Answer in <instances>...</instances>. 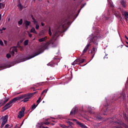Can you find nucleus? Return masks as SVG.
Segmentation results:
<instances>
[{"label": "nucleus", "mask_w": 128, "mask_h": 128, "mask_svg": "<svg viewBox=\"0 0 128 128\" xmlns=\"http://www.w3.org/2000/svg\"><path fill=\"white\" fill-rule=\"evenodd\" d=\"M38 94V92H35L33 93H30L28 94H24L21 95L20 96H17L16 98V101L20 100H22V98H24L22 102H28V100L32 98V96H34V94Z\"/></svg>", "instance_id": "1"}, {"label": "nucleus", "mask_w": 128, "mask_h": 128, "mask_svg": "<svg viewBox=\"0 0 128 128\" xmlns=\"http://www.w3.org/2000/svg\"><path fill=\"white\" fill-rule=\"evenodd\" d=\"M90 40L92 42L95 46H98V40L102 38L100 36V32H94V34H92V36L90 37Z\"/></svg>", "instance_id": "2"}, {"label": "nucleus", "mask_w": 128, "mask_h": 128, "mask_svg": "<svg viewBox=\"0 0 128 128\" xmlns=\"http://www.w3.org/2000/svg\"><path fill=\"white\" fill-rule=\"evenodd\" d=\"M16 101V98H14L12 99L8 103L4 105V106L2 108L3 112H5L6 110H8V108H10L12 106V104H14Z\"/></svg>", "instance_id": "3"}, {"label": "nucleus", "mask_w": 128, "mask_h": 128, "mask_svg": "<svg viewBox=\"0 0 128 128\" xmlns=\"http://www.w3.org/2000/svg\"><path fill=\"white\" fill-rule=\"evenodd\" d=\"M44 50L43 48H41L39 49L38 52H36V53H34L33 55H32L31 56L26 58H24L22 62H24L26 60H30V58H34V56H38V54H42L44 52Z\"/></svg>", "instance_id": "4"}, {"label": "nucleus", "mask_w": 128, "mask_h": 128, "mask_svg": "<svg viewBox=\"0 0 128 128\" xmlns=\"http://www.w3.org/2000/svg\"><path fill=\"white\" fill-rule=\"evenodd\" d=\"M8 115H6L5 116H3L2 117L1 120H2V124L0 126L1 128H4V124H6V122H8Z\"/></svg>", "instance_id": "5"}, {"label": "nucleus", "mask_w": 128, "mask_h": 128, "mask_svg": "<svg viewBox=\"0 0 128 128\" xmlns=\"http://www.w3.org/2000/svg\"><path fill=\"white\" fill-rule=\"evenodd\" d=\"M72 120H73V122H76V124L80 126V128H88L86 126H85L84 123H82L80 122L78 120H77L76 119H72Z\"/></svg>", "instance_id": "6"}, {"label": "nucleus", "mask_w": 128, "mask_h": 128, "mask_svg": "<svg viewBox=\"0 0 128 128\" xmlns=\"http://www.w3.org/2000/svg\"><path fill=\"white\" fill-rule=\"evenodd\" d=\"M25 110H26V108H24V107L22 108L20 111L18 113V118H23Z\"/></svg>", "instance_id": "7"}, {"label": "nucleus", "mask_w": 128, "mask_h": 128, "mask_svg": "<svg viewBox=\"0 0 128 128\" xmlns=\"http://www.w3.org/2000/svg\"><path fill=\"white\" fill-rule=\"evenodd\" d=\"M96 52H98V46L96 47V46H93L92 51L91 50L92 58H93L94 56V54H96Z\"/></svg>", "instance_id": "8"}, {"label": "nucleus", "mask_w": 128, "mask_h": 128, "mask_svg": "<svg viewBox=\"0 0 128 128\" xmlns=\"http://www.w3.org/2000/svg\"><path fill=\"white\" fill-rule=\"evenodd\" d=\"M91 44L90 43H89L85 47L84 49V50L82 51V54L80 56H82L84 54H86V52H88V48H90V46Z\"/></svg>", "instance_id": "9"}, {"label": "nucleus", "mask_w": 128, "mask_h": 128, "mask_svg": "<svg viewBox=\"0 0 128 128\" xmlns=\"http://www.w3.org/2000/svg\"><path fill=\"white\" fill-rule=\"evenodd\" d=\"M78 112V108L75 107L71 110L70 116H74Z\"/></svg>", "instance_id": "10"}, {"label": "nucleus", "mask_w": 128, "mask_h": 128, "mask_svg": "<svg viewBox=\"0 0 128 128\" xmlns=\"http://www.w3.org/2000/svg\"><path fill=\"white\" fill-rule=\"evenodd\" d=\"M120 4L122 8H126V0H122L120 2Z\"/></svg>", "instance_id": "11"}, {"label": "nucleus", "mask_w": 128, "mask_h": 128, "mask_svg": "<svg viewBox=\"0 0 128 128\" xmlns=\"http://www.w3.org/2000/svg\"><path fill=\"white\" fill-rule=\"evenodd\" d=\"M8 100H10V98H5L4 100H1V102H2V104H3V106H4V104H6V103L8 102Z\"/></svg>", "instance_id": "12"}, {"label": "nucleus", "mask_w": 128, "mask_h": 128, "mask_svg": "<svg viewBox=\"0 0 128 128\" xmlns=\"http://www.w3.org/2000/svg\"><path fill=\"white\" fill-rule=\"evenodd\" d=\"M48 40V36H46L43 38L39 39L38 42H45V40Z\"/></svg>", "instance_id": "13"}, {"label": "nucleus", "mask_w": 128, "mask_h": 128, "mask_svg": "<svg viewBox=\"0 0 128 128\" xmlns=\"http://www.w3.org/2000/svg\"><path fill=\"white\" fill-rule=\"evenodd\" d=\"M80 60V58H78L76 59L72 63V66H74L75 64H78L79 62L78 60Z\"/></svg>", "instance_id": "14"}, {"label": "nucleus", "mask_w": 128, "mask_h": 128, "mask_svg": "<svg viewBox=\"0 0 128 128\" xmlns=\"http://www.w3.org/2000/svg\"><path fill=\"white\" fill-rule=\"evenodd\" d=\"M24 24L26 28H28L30 24V22L28 21V20H26L24 21Z\"/></svg>", "instance_id": "15"}, {"label": "nucleus", "mask_w": 128, "mask_h": 128, "mask_svg": "<svg viewBox=\"0 0 128 128\" xmlns=\"http://www.w3.org/2000/svg\"><path fill=\"white\" fill-rule=\"evenodd\" d=\"M30 32H32L33 34H38V32L36 31V28H32L30 30Z\"/></svg>", "instance_id": "16"}, {"label": "nucleus", "mask_w": 128, "mask_h": 128, "mask_svg": "<svg viewBox=\"0 0 128 128\" xmlns=\"http://www.w3.org/2000/svg\"><path fill=\"white\" fill-rule=\"evenodd\" d=\"M60 29L58 28L56 32L54 34V36H58V34H60Z\"/></svg>", "instance_id": "17"}, {"label": "nucleus", "mask_w": 128, "mask_h": 128, "mask_svg": "<svg viewBox=\"0 0 128 128\" xmlns=\"http://www.w3.org/2000/svg\"><path fill=\"white\" fill-rule=\"evenodd\" d=\"M108 2L110 6V8H114V3H112V2L110 0H108Z\"/></svg>", "instance_id": "18"}, {"label": "nucleus", "mask_w": 128, "mask_h": 128, "mask_svg": "<svg viewBox=\"0 0 128 128\" xmlns=\"http://www.w3.org/2000/svg\"><path fill=\"white\" fill-rule=\"evenodd\" d=\"M78 65H80L81 64H83V62H84V58H82V60H80H80H78Z\"/></svg>", "instance_id": "19"}, {"label": "nucleus", "mask_w": 128, "mask_h": 128, "mask_svg": "<svg viewBox=\"0 0 128 128\" xmlns=\"http://www.w3.org/2000/svg\"><path fill=\"white\" fill-rule=\"evenodd\" d=\"M7 66L6 64H0V68H6Z\"/></svg>", "instance_id": "20"}, {"label": "nucleus", "mask_w": 128, "mask_h": 128, "mask_svg": "<svg viewBox=\"0 0 128 128\" xmlns=\"http://www.w3.org/2000/svg\"><path fill=\"white\" fill-rule=\"evenodd\" d=\"M36 106H38V105L36 106V104H33L31 107L32 110H34Z\"/></svg>", "instance_id": "21"}, {"label": "nucleus", "mask_w": 128, "mask_h": 128, "mask_svg": "<svg viewBox=\"0 0 128 128\" xmlns=\"http://www.w3.org/2000/svg\"><path fill=\"white\" fill-rule=\"evenodd\" d=\"M48 119H46L44 122H43L42 124H46V126H48V124H50V122H48Z\"/></svg>", "instance_id": "22"}, {"label": "nucleus", "mask_w": 128, "mask_h": 128, "mask_svg": "<svg viewBox=\"0 0 128 128\" xmlns=\"http://www.w3.org/2000/svg\"><path fill=\"white\" fill-rule=\"evenodd\" d=\"M18 8H19L22 10V4H20V2H19L18 5Z\"/></svg>", "instance_id": "23"}, {"label": "nucleus", "mask_w": 128, "mask_h": 128, "mask_svg": "<svg viewBox=\"0 0 128 128\" xmlns=\"http://www.w3.org/2000/svg\"><path fill=\"white\" fill-rule=\"evenodd\" d=\"M115 16H116V18H120V14L118 12L115 13Z\"/></svg>", "instance_id": "24"}, {"label": "nucleus", "mask_w": 128, "mask_h": 128, "mask_svg": "<svg viewBox=\"0 0 128 128\" xmlns=\"http://www.w3.org/2000/svg\"><path fill=\"white\" fill-rule=\"evenodd\" d=\"M104 106L106 107V110H108V108H107V106H108V102H105L104 104Z\"/></svg>", "instance_id": "25"}, {"label": "nucleus", "mask_w": 128, "mask_h": 128, "mask_svg": "<svg viewBox=\"0 0 128 128\" xmlns=\"http://www.w3.org/2000/svg\"><path fill=\"white\" fill-rule=\"evenodd\" d=\"M96 120H100L102 118L100 116H96Z\"/></svg>", "instance_id": "26"}, {"label": "nucleus", "mask_w": 128, "mask_h": 128, "mask_svg": "<svg viewBox=\"0 0 128 128\" xmlns=\"http://www.w3.org/2000/svg\"><path fill=\"white\" fill-rule=\"evenodd\" d=\"M28 40H26L24 42V46H28Z\"/></svg>", "instance_id": "27"}, {"label": "nucleus", "mask_w": 128, "mask_h": 128, "mask_svg": "<svg viewBox=\"0 0 128 128\" xmlns=\"http://www.w3.org/2000/svg\"><path fill=\"white\" fill-rule=\"evenodd\" d=\"M67 124H69L70 126L72 127V126H74V123H72V122H70V121H68L67 122Z\"/></svg>", "instance_id": "28"}, {"label": "nucleus", "mask_w": 128, "mask_h": 128, "mask_svg": "<svg viewBox=\"0 0 128 128\" xmlns=\"http://www.w3.org/2000/svg\"><path fill=\"white\" fill-rule=\"evenodd\" d=\"M48 34L50 35V36H52V30H50V27L48 29Z\"/></svg>", "instance_id": "29"}, {"label": "nucleus", "mask_w": 128, "mask_h": 128, "mask_svg": "<svg viewBox=\"0 0 128 128\" xmlns=\"http://www.w3.org/2000/svg\"><path fill=\"white\" fill-rule=\"evenodd\" d=\"M40 100H42V97H40L37 100L36 102H37V106H38V104L40 102Z\"/></svg>", "instance_id": "30"}, {"label": "nucleus", "mask_w": 128, "mask_h": 128, "mask_svg": "<svg viewBox=\"0 0 128 128\" xmlns=\"http://www.w3.org/2000/svg\"><path fill=\"white\" fill-rule=\"evenodd\" d=\"M124 18H128V12H124Z\"/></svg>", "instance_id": "31"}, {"label": "nucleus", "mask_w": 128, "mask_h": 128, "mask_svg": "<svg viewBox=\"0 0 128 128\" xmlns=\"http://www.w3.org/2000/svg\"><path fill=\"white\" fill-rule=\"evenodd\" d=\"M66 22H64L63 24H62V28H66Z\"/></svg>", "instance_id": "32"}, {"label": "nucleus", "mask_w": 128, "mask_h": 128, "mask_svg": "<svg viewBox=\"0 0 128 128\" xmlns=\"http://www.w3.org/2000/svg\"><path fill=\"white\" fill-rule=\"evenodd\" d=\"M121 126H122L125 128H128V126L124 122L122 123Z\"/></svg>", "instance_id": "33"}, {"label": "nucleus", "mask_w": 128, "mask_h": 128, "mask_svg": "<svg viewBox=\"0 0 128 128\" xmlns=\"http://www.w3.org/2000/svg\"><path fill=\"white\" fill-rule=\"evenodd\" d=\"M6 58H12V55L10 54H8L6 55Z\"/></svg>", "instance_id": "34"}, {"label": "nucleus", "mask_w": 128, "mask_h": 128, "mask_svg": "<svg viewBox=\"0 0 128 128\" xmlns=\"http://www.w3.org/2000/svg\"><path fill=\"white\" fill-rule=\"evenodd\" d=\"M18 24L20 26H22V19H20V20L18 22Z\"/></svg>", "instance_id": "35"}, {"label": "nucleus", "mask_w": 128, "mask_h": 128, "mask_svg": "<svg viewBox=\"0 0 128 128\" xmlns=\"http://www.w3.org/2000/svg\"><path fill=\"white\" fill-rule=\"evenodd\" d=\"M48 90H44L42 91V92L41 94V96H42L44 92H48Z\"/></svg>", "instance_id": "36"}, {"label": "nucleus", "mask_w": 128, "mask_h": 128, "mask_svg": "<svg viewBox=\"0 0 128 128\" xmlns=\"http://www.w3.org/2000/svg\"><path fill=\"white\" fill-rule=\"evenodd\" d=\"M14 50V52H18V49L14 47L13 50Z\"/></svg>", "instance_id": "37"}, {"label": "nucleus", "mask_w": 128, "mask_h": 128, "mask_svg": "<svg viewBox=\"0 0 128 128\" xmlns=\"http://www.w3.org/2000/svg\"><path fill=\"white\" fill-rule=\"evenodd\" d=\"M36 30H37L40 28V26L38 25V24H36Z\"/></svg>", "instance_id": "38"}, {"label": "nucleus", "mask_w": 128, "mask_h": 128, "mask_svg": "<svg viewBox=\"0 0 128 128\" xmlns=\"http://www.w3.org/2000/svg\"><path fill=\"white\" fill-rule=\"evenodd\" d=\"M126 94H123L122 95L123 100H126Z\"/></svg>", "instance_id": "39"}, {"label": "nucleus", "mask_w": 128, "mask_h": 128, "mask_svg": "<svg viewBox=\"0 0 128 128\" xmlns=\"http://www.w3.org/2000/svg\"><path fill=\"white\" fill-rule=\"evenodd\" d=\"M10 125L8 124H6V125L4 126V128H10Z\"/></svg>", "instance_id": "40"}, {"label": "nucleus", "mask_w": 128, "mask_h": 128, "mask_svg": "<svg viewBox=\"0 0 128 128\" xmlns=\"http://www.w3.org/2000/svg\"><path fill=\"white\" fill-rule=\"evenodd\" d=\"M4 106V104H2V100H0V108L1 106Z\"/></svg>", "instance_id": "41"}, {"label": "nucleus", "mask_w": 128, "mask_h": 128, "mask_svg": "<svg viewBox=\"0 0 128 128\" xmlns=\"http://www.w3.org/2000/svg\"><path fill=\"white\" fill-rule=\"evenodd\" d=\"M28 36L29 38H32V34L30 32L28 33Z\"/></svg>", "instance_id": "42"}, {"label": "nucleus", "mask_w": 128, "mask_h": 128, "mask_svg": "<svg viewBox=\"0 0 128 128\" xmlns=\"http://www.w3.org/2000/svg\"><path fill=\"white\" fill-rule=\"evenodd\" d=\"M17 46L18 48H20V42L17 43Z\"/></svg>", "instance_id": "43"}, {"label": "nucleus", "mask_w": 128, "mask_h": 128, "mask_svg": "<svg viewBox=\"0 0 128 128\" xmlns=\"http://www.w3.org/2000/svg\"><path fill=\"white\" fill-rule=\"evenodd\" d=\"M0 46L4 45V42H2V40H0Z\"/></svg>", "instance_id": "44"}, {"label": "nucleus", "mask_w": 128, "mask_h": 128, "mask_svg": "<svg viewBox=\"0 0 128 128\" xmlns=\"http://www.w3.org/2000/svg\"><path fill=\"white\" fill-rule=\"evenodd\" d=\"M2 6V8H4V6H5V5L4 4H2V3H1V7Z\"/></svg>", "instance_id": "45"}, {"label": "nucleus", "mask_w": 128, "mask_h": 128, "mask_svg": "<svg viewBox=\"0 0 128 128\" xmlns=\"http://www.w3.org/2000/svg\"><path fill=\"white\" fill-rule=\"evenodd\" d=\"M11 54H12L13 56H14V52L13 50H12Z\"/></svg>", "instance_id": "46"}, {"label": "nucleus", "mask_w": 128, "mask_h": 128, "mask_svg": "<svg viewBox=\"0 0 128 128\" xmlns=\"http://www.w3.org/2000/svg\"><path fill=\"white\" fill-rule=\"evenodd\" d=\"M33 22H34V24H36L38 22H36V19L33 20Z\"/></svg>", "instance_id": "47"}, {"label": "nucleus", "mask_w": 128, "mask_h": 128, "mask_svg": "<svg viewBox=\"0 0 128 128\" xmlns=\"http://www.w3.org/2000/svg\"><path fill=\"white\" fill-rule=\"evenodd\" d=\"M61 126H62V128H68V126H62V125Z\"/></svg>", "instance_id": "48"}, {"label": "nucleus", "mask_w": 128, "mask_h": 128, "mask_svg": "<svg viewBox=\"0 0 128 128\" xmlns=\"http://www.w3.org/2000/svg\"><path fill=\"white\" fill-rule=\"evenodd\" d=\"M0 30L2 32V30H6V28H2V30L0 29Z\"/></svg>", "instance_id": "49"}, {"label": "nucleus", "mask_w": 128, "mask_h": 128, "mask_svg": "<svg viewBox=\"0 0 128 128\" xmlns=\"http://www.w3.org/2000/svg\"><path fill=\"white\" fill-rule=\"evenodd\" d=\"M31 18H32V20H36V19L34 18V16H32V15H31Z\"/></svg>", "instance_id": "50"}, {"label": "nucleus", "mask_w": 128, "mask_h": 128, "mask_svg": "<svg viewBox=\"0 0 128 128\" xmlns=\"http://www.w3.org/2000/svg\"><path fill=\"white\" fill-rule=\"evenodd\" d=\"M41 24H42V26H44V22H42Z\"/></svg>", "instance_id": "51"}, {"label": "nucleus", "mask_w": 128, "mask_h": 128, "mask_svg": "<svg viewBox=\"0 0 128 128\" xmlns=\"http://www.w3.org/2000/svg\"><path fill=\"white\" fill-rule=\"evenodd\" d=\"M12 126H14V124H11V126L10 125V128H12Z\"/></svg>", "instance_id": "52"}, {"label": "nucleus", "mask_w": 128, "mask_h": 128, "mask_svg": "<svg viewBox=\"0 0 128 128\" xmlns=\"http://www.w3.org/2000/svg\"><path fill=\"white\" fill-rule=\"evenodd\" d=\"M0 20H2V14H0Z\"/></svg>", "instance_id": "53"}, {"label": "nucleus", "mask_w": 128, "mask_h": 128, "mask_svg": "<svg viewBox=\"0 0 128 128\" xmlns=\"http://www.w3.org/2000/svg\"><path fill=\"white\" fill-rule=\"evenodd\" d=\"M2 8V3H0V10Z\"/></svg>", "instance_id": "54"}, {"label": "nucleus", "mask_w": 128, "mask_h": 128, "mask_svg": "<svg viewBox=\"0 0 128 128\" xmlns=\"http://www.w3.org/2000/svg\"><path fill=\"white\" fill-rule=\"evenodd\" d=\"M125 38H126V40H128V36H125Z\"/></svg>", "instance_id": "55"}, {"label": "nucleus", "mask_w": 128, "mask_h": 128, "mask_svg": "<svg viewBox=\"0 0 128 128\" xmlns=\"http://www.w3.org/2000/svg\"><path fill=\"white\" fill-rule=\"evenodd\" d=\"M124 18L126 20H128V17H124Z\"/></svg>", "instance_id": "56"}, {"label": "nucleus", "mask_w": 128, "mask_h": 128, "mask_svg": "<svg viewBox=\"0 0 128 128\" xmlns=\"http://www.w3.org/2000/svg\"><path fill=\"white\" fill-rule=\"evenodd\" d=\"M32 90H34V87L31 88Z\"/></svg>", "instance_id": "57"}, {"label": "nucleus", "mask_w": 128, "mask_h": 128, "mask_svg": "<svg viewBox=\"0 0 128 128\" xmlns=\"http://www.w3.org/2000/svg\"><path fill=\"white\" fill-rule=\"evenodd\" d=\"M24 124V122H22V124H20V126H22V124Z\"/></svg>", "instance_id": "58"}, {"label": "nucleus", "mask_w": 128, "mask_h": 128, "mask_svg": "<svg viewBox=\"0 0 128 128\" xmlns=\"http://www.w3.org/2000/svg\"><path fill=\"white\" fill-rule=\"evenodd\" d=\"M52 126H54V124H51Z\"/></svg>", "instance_id": "59"}, {"label": "nucleus", "mask_w": 128, "mask_h": 128, "mask_svg": "<svg viewBox=\"0 0 128 128\" xmlns=\"http://www.w3.org/2000/svg\"><path fill=\"white\" fill-rule=\"evenodd\" d=\"M126 44H128V42L126 41Z\"/></svg>", "instance_id": "60"}, {"label": "nucleus", "mask_w": 128, "mask_h": 128, "mask_svg": "<svg viewBox=\"0 0 128 128\" xmlns=\"http://www.w3.org/2000/svg\"><path fill=\"white\" fill-rule=\"evenodd\" d=\"M80 12V10H78V12Z\"/></svg>", "instance_id": "61"}, {"label": "nucleus", "mask_w": 128, "mask_h": 128, "mask_svg": "<svg viewBox=\"0 0 128 128\" xmlns=\"http://www.w3.org/2000/svg\"><path fill=\"white\" fill-rule=\"evenodd\" d=\"M65 68H66V66L65 65Z\"/></svg>", "instance_id": "62"}, {"label": "nucleus", "mask_w": 128, "mask_h": 128, "mask_svg": "<svg viewBox=\"0 0 128 128\" xmlns=\"http://www.w3.org/2000/svg\"><path fill=\"white\" fill-rule=\"evenodd\" d=\"M2 2V0H0V2Z\"/></svg>", "instance_id": "63"}, {"label": "nucleus", "mask_w": 128, "mask_h": 128, "mask_svg": "<svg viewBox=\"0 0 128 128\" xmlns=\"http://www.w3.org/2000/svg\"><path fill=\"white\" fill-rule=\"evenodd\" d=\"M127 46V48H128V46Z\"/></svg>", "instance_id": "64"}]
</instances>
